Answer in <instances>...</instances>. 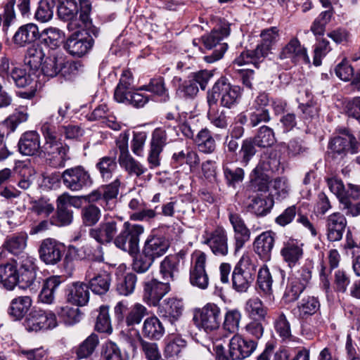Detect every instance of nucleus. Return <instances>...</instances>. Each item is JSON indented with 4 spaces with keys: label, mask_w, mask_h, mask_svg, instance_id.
Here are the masks:
<instances>
[{
    "label": "nucleus",
    "mask_w": 360,
    "mask_h": 360,
    "mask_svg": "<svg viewBox=\"0 0 360 360\" xmlns=\"http://www.w3.org/2000/svg\"><path fill=\"white\" fill-rule=\"evenodd\" d=\"M41 131L44 139L41 153L46 162L55 168L64 167L70 160V146L61 141L59 128L53 122V115L41 123Z\"/></svg>",
    "instance_id": "f257e3e1"
},
{
    "label": "nucleus",
    "mask_w": 360,
    "mask_h": 360,
    "mask_svg": "<svg viewBox=\"0 0 360 360\" xmlns=\"http://www.w3.org/2000/svg\"><path fill=\"white\" fill-rule=\"evenodd\" d=\"M119 231L118 223L115 220L101 222L98 226L89 230V236L99 245L96 249L86 245L82 247L85 257L91 260L102 262L103 260V248L101 245L108 244L115 240Z\"/></svg>",
    "instance_id": "f03ea898"
},
{
    "label": "nucleus",
    "mask_w": 360,
    "mask_h": 360,
    "mask_svg": "<svg viewBox=\"0 0 360 360\" xmlns=\"http://www.w3.org/2000/svg\"><path fill=\"white\" fill-rule=\"evenodd\" d=\"M241 96V89L238 86H233L226 82V79L218 80L212 90L207 93V103L217 105L220 99L221 105L231 108L236 105Z\"/></svg>",
    "instance_id": "7ed1b4c3"
},
{
    "label": "nucleus",
    "mask_w": 360,
    "mask_h": 360,
    "mask_svg": "<svg viewBox=\"0 0 360 360\" xmlns=\"http://www.w3.org/2000/svg\"><path fill=\"white\" fill-rule=\"evenodd\" d=\"M143 231V226L126 221L120 233L116 236L114 244L131 255H136L139 250L140 236Z\"/></svg>",
    "instance_id": "20e7f679"
},
{
    "label": "nucleus",
    "mask_w": 360,
    "mask_h": 360,
    "mask_svg": "<svg viewBox=\"0 0 360 360\" xmlns=\"http://www.w3.org/2000/svg\"><path fill=\"white\" fill-rule=\"evenodd\" d=\"M120 184V179L117 177L112 183L102 186L81 198L89 203L99 202L105 210H113L117 205Z\"/></svg>",
    "instance_id": "39448f33"
},
{
    "label": "nucleus",
    "mask_w": 360,
    "mask_h": 360,
    "mask_svg": "<svg viewBox=\"0 0 360 360\" xmlns=\"http://www.w3.org/2000/svg\"><path fill=\"white\" fill-rule=\"evenodd\" d=\"M360 143L348 131L342 136L333 138L328 143V155L338 162H342L348 154L357 153Z\"/></svg>",
    "instance_id": "423d86ee"
},
{
    "label": "nucleus",
    "mask_w": 360,
    "mask_h": 360,
    "mask_svg": "<svg viewBox=\"0 0 360 360\" xmlns=\"http://www.w3.org/2000/svg\"><path fill=\"white\" fill-rule=\"evenodd\" d=\"M229 34V27L224 26L219 30H214L210 34L202 37V41L205 48L210 50L214 49L210 55L204 57L205 61L212 63L222 58L228 49V44L221 41Z\"/></svg>",
    "instance_id": "0eeeda50"
},
{
    "label": "nucleus",
    "mask_w": 360,
    "mask_h": 360,
    "mask_svg": "<svg viewBox=\"0 0 360 360\" xmlns=\"http://www.w3.org/2000/svg\"><path fill=\"white\" fill-rule=\"evenodd\" d=\"M255 266L248 257H242L231 276L233 288L238 292L248 291L255 280Z\"/></svg>",
    "instance_id": "6e6552de"
},
{
    "label": "nucleus",
    "mask_w": 360,
    "mask_h": 360,
    "mask_svg": "<svg viewBox=\"0 0 360 360\" xmlns=\"http://www.w3.org/2000/svg\"><path fill=\"white\" fill-rule=\"evenodd\" d=\"M193 321L200 330L212 332L220 326L221 309L217 304L208 303L194 311Z\"/></svg>",
    "instance_id": "1a4fd4ad"
},
{
    "label": "nucleus",
    "mask_w": 360,
    "mask_h": 360,
    "mask_svg": "<svg viewBox=\"0 0 360 360\" xmlns=\"http://www.w3.org/2000/svg\"><path fill=\"white\" fill-rule=\"evenodd\" d=\"M61 178L64 186L71 191H80L93 184L89 171L82 166L66 169L63 172Z\"/></svg>",
    "instance_id": "9d476101"
},
{
    "label": "nucleus",
    "mask_w": 360,
    "mask_h": 360,
    "mask_svg": "<svg viewBox=\"0 0 360 360\" xmlns=\"http://www.w3.org/2000/svg\"><path fill=\"white\" fill-rule=\"evenodd\" d=\"M117 321L125 323L127 326L139 324L144 316L148 314L146 307L140 303L128 307L127 302H119L114 309Z\"/></svg>",
    "instance_id": "9b49d317"
},
{
    "label": "nucleus",
    "mask_w": 360,
    "mask_h": 360,
    "mask_svg": "<svg viewBox=\"0 0 360 360\" xmlns=\"http://www.w3.org/2000/svg\"><path fill=\"white\" fill-rule=\"evenodd\" d=\"M24 326L29 332H39L52 329L57 326L56 317L51 311L41 309L32 311L24 321Z\"/></svg>",
    "instance_id": "f8f14e48"
},
{
    "label": "nucleus",
    "mask_w": 360,
    "mask_h": 360,
    "mask_svg": "<svg viewBox=\"0 0 360 360\" xmlns=\"http://www.w3.org/2000/svg\"><path fill=\"white\" fill-rule=\"evenodd\" d=\"M207 255L198 251L193 253L190 269V283L192 285L205 290L209 285V277L205 271Z\"/></svg>",
    "instance_id": "ddd939ff"
},
{
    "label": "nucleus",
    "mask_w": 360,
    "mask_h": 360,
    "mask_svg": "<svg viewBox=\"0 0 360 360\" xmlns=\"http://www.w3.org/2000/svg\"><path fill=\"white\" fill-rule=\"evenodd\" d=\"M257 346L252 340H248L236 333L229 340V354L233 359L242 360L250 356Z\"/></svg>",
    "instance_id": "4468645a"
},
{
    "label": "nucleus",
    "mask_w": 360,
    "mask_h": 360,
    "mask_svg": "<svg viewBox=\"0 0 360 360\" xmlns=\"http://www.w3.org/2000/svg\"><path fill=\"white\" fill-rule=\"evenodd\" d=\"M205 243L217 256H226L229 252L228 236L225 229L221 226H217L213 231H206Z\"/></svg>",
    "instance_id": "2eb2a0df"
},
{
    "label": "nucleus",
    "mask_w": 360,
    "mask_h": 360,
    "mask_svg": "<svg viewBox=\"0 0 360 360\" xmlns=\"http://www.w3.org/2000/svg\"><path fill=\"white\" fill-rule=\"evenodd\" d=\"M93 37L91 34L75 32L67 39L65 48L71 55L81 57L92 48L94 43Z\"/></svg>",
    "instance_id": "dca6fc26"
},
{
    "label": "nucleus",
    "mask_w": 360,
    "mask_h": 360,
    "mask_svg": "<svg viewBox=\"0 0 360 360\" xmlns=\"http://www.w3.org/2000/svg\"><path fill=\"white\" fill-rule=\"evenodd\" d=\"M64 247L53 238L43 240L39 248V258L48 265L58 263L63 257Z\"/></svg>",
    "instance_id": "f3484780"
},
{
    "label": "nucleus",
    "mask_w": 360,
    "mask_h": 360,
    "mask_svg": "<svg viewBox=\"0 0 360 360\" xmlns=\"http://www.w3.org/2000/svg\"><path fill=\"white\" fill-rule=\"evenodd\" d=\"M171 290L169 283L153 279L143 285V300L150 306H158L160 300Z\"/></svg>",
    "instance_id": "a211bd4d"
},
{
    "label": "nucleus",
    "mask_w": 360,
    "mask_h": 360,
    "mask_svg": "<svg viewBox=\"0 0 360 360\" xmlns=\"http://www.w3.org/2000/svg\"><path fill=\"white\" fill-rule=\"evenodd\" d=\"M36 259L27 255L19 258L18 276L22 288L30 287L36 279Z\"/></svg>",
    "instance_id": "6ab92c4d"
},
{
    "label": "nucleus",
    "mask_w": 360,
    "mask_h": 360,
    "mask_svg": "<svg viewBox=\"0 0 360 360\" xmlns=\"http://www.w3.org/2000/svg\"><path fill=\"white\" fill-rule=\"evenodd\" d=\"M229 221L234 232L235 250L237 252L250 240V231L238 213L230 211L229 212Z\"/></svg>",
    "instance_id": "aec40b11"
},
{
    "label": "nucleus",
    "mask_w": 360,
    "mask_h": 360,
    "mask_svg": "<svg viewBox=\"0 0 360 360\" xmlns=\"http://www.w3.org/2000/svg\"><path fill=\"white\" fill-rule=\"evenodd\" d=\"M326 223L328 239L332 242L340 240L347 226L345 217L334 212L327 217Z\"/></svg>",
    "instance_id": "412c9836"
},
{
    "label": "nucleus",
    "mask_w": 360,
    "mask_h": 360,
    "mask_svg": "<svg viewBox=\"0 0 360 360\" xmlns=\"http://www.w3.org/2000/svg\"><path fill=\"white\" fill-rule=\"evenodd\" d=\"M280 58L290 59L293 63L302 62L309 63V58L306 49L296 38L292 39L282 49Z\"/></svg>",
    "instance_id": "4be33fe9"
},
{
    "label": "nucleus",
    "mask_w": 360,
    "mask_h": 360,
    "mask_svg": "<svg viewBox=\"0 0 360 360\" xmlns=\"http://www.w3.org/2000/svg\"><path fill=\"white\" fill-rule=\"evenodd\" d=\"M133 89V77L129 70H124L114 94L115 99L119 103H129Z\"/></svg>",
    "instance_id": "5701e85b"
},
{
    "label": "nucleus",
    "mask_w": 360,
    "mask_h": 360,
    "mask_svg": "<svg viewBox=\"0 0 360 360\" xmlns=\"http://www.w3.org/2000/svg\"><path fill=\"white\" fill-rule=\"evenodd\" d=\"M39 38L38 26L27 23L20 26L13 37V42L18 47H25Z\"/></svg>",
    "instance_id": "b1692460"
},
{
    "label": "nucleus",
    "mask_w": 360,
    "mask_h": 360,
    "mask_svg": "<svg viewBox=\"0 0 360 360\" xmlns=\"http://www.w3.org/2000/svg\"><path fill=\"white\" fill-rule=\"evenodd\" d=\"M158 311L162 316L168 318L173 323L182 314V302L174 297L166 298L159 304Z\"/></svg>",
    "instance_id": "393cba45"
},
{
    "label": "nucleus",
    "mask_w": 360,
    "mask_h": 360,
    "mask_svg": "<svg viewBox=\"0 0 360 360\" xmlns=\"http://www.w3.org/2000/svg\"><path fill=\"white\" fill-rule=\"evenodd\" d=\"M41 148L40 137L35 131L24 133L18 141L19 151L24 155H34L41 150Z\"/></svg>",
    "instance_id": "a878e982"
},
{
    "label": "nucleus",
    "mask_w": 360,
    "mask_h": 360,
    "mask_svg": "<svg viewBox=\"0 0 360 360\" xmlns=\"http://www.w3.org/2000/svg\"><path fill=\"white\" fill-rule=\"evenodd\" d=\"M66 296L69 302L84 306L89 299V286L82 282L72 283L67 288Z\"/></svg>",
    "instance_id": "bb28decb"
},
{
    "label": "nucleus",
    "mask_w": 360,
    "mask_h": 360,
    "mask_svg": "<svg viewBox=\"0 0 360 360\" xmlns=\"http://www.w3.org/2000/svg\"><path fill=\"white\" fill-rule=\"evenodd\" d=\"M169 247V241L165 237L153 236L146 240L143 250L155 260L165 255Z\"/></svg>",
    "instance_id": "cd10ccee"
},
{
    "label": "nucleus",
    "mask_w": 360,
    "mask_h": 360,
    "mask_svg": "<svg viewBox=\"0 0 360 360\" xmlns=\"http://www.w3.org/2000/svg\"><path fill=\"white\" fill-rule=\"evenodd\" d=\"M302 247V244L295 239H289L283 243L281 255L289 266H294L302 258L303 255Z\"/></svg>",
    "instance_id": "c85d7f7f"
},
{
    "label": "nucleus",
    "mask_w": 360,
    "mask_h": 360,
    "mask_svg": "<svg viewBox=\"0 0 360 360\" xmlns=\"http://www.w3.org/2000/svg\"><path fill=\"white\" fill-rule=\"evenodd\" d=\"M32 304L29 296H19L11 301L8 309L9 316L15 321L21 320L28 312Z\"/></svg>",
    "instance_id": "c756f323"
},
{
    "label": "nucleus",
    "mask_w": 360,
    "mask_h": 360,
    "mask_svg": "<svg viewBox=\"0 0 360 360\" xmlns=\"http://www.w3.org/2000/svg\"><path fill=\"white\" fill-rule=\"evenodd\" d=\"M141 332L144 338L158 340L165 334V327L157 316H150L143 321Z\"/></svg>",
    "instance_id": "7c9ffc66"
},
{
    "label": "nucleus",
    "mask_w": 360,
    "mask_h": 360,
    "mask_svg": "<svg viewBox=\"0 0 360 360\" xmlns=\"http://www.w3.org/2000/svg\"><path fill=\"white\" fill-rule=\"evenodd\" d=\"M274 233L271 231H265L258 236L255 242V252L262 258L267 259L274 245Z\"/></svg>",
    "instance_id": "2f4dec72"
},
{
    "label": "nucleus",
    "mask_w": 360,
    "mask_h": 360,
    "mask_svg": "<svg viewBox=\"0 0 360 360\" xmlns=\"http://www.w3.org/2000/svg\"><path fill=\"white\" fill-rule=\"evenodd\" d=\"M43 47L39 44H34L27 48L25 58V65L31 70H37L42 65L46 57Z\"/></svg>",
    "instance_id": "473e14b6"
},
{
    "label": "nucleus",
    "mask_w": 360,
    "mask_h": 360,
    "mask_svg": "<svg viewBox=\"0 0 360 360\" xmlns=\"http://www.w3.org/2000/svg\"><path fill=\"white\" fill-rule=\"evenodd\" d=\"M60 283L61 279L60 276H53L46 278L39 295V301L47 304L53 303L55 292Z\"/></svg>",
    "instance_id": "72a5a7b5"
},
{
    "label": "nucleus",
    "mask_w": 360,
    "mask_h": 360,
    "mask_svg": "<svg viewBox=\"0 0 360 360\" xmlns=\"http://www.w3.org/2000/svg\"><path fill=\"white\" fill-rule=\"evenodd\" d=\"M79 20L81 23L77 24V27H84L87 30V34H91L94 37H97L99 34V29L92 25L90 19V13L91 5L88 0H81L79 2Z\"/></svg>",
    "instance_id": "f704fd0d"
},
{
    "label": "nucleus",
    "mask_w": 360,
    "mask_h": 360,
    "mask_svg": "<svg viewBox=\"0 0 360 360\" xmlns=\"http://www.w3.org/2000/svg\"><path fill=\"white\" fill-rule=\"evenodd\" d=\"M0 283L7 290H13L19 283L18 270L15 264H0Z\"/></svg>",
    "instance_id": "c9c22d12"
},
{
    "label": "nucleus",
    "mask_w": 360,
    "mask_h": 360,
    "mask_svg": "<svg viewBox=\"0 0 360 360\" xmlns=\"http://www.w3.org/2000/svg\"><path fill=\"white\" fill-rule=\"evenodd\" d=\"M181 257L178 255H169L164 258L160 264V274L162 278L173 280L179 271Z\"/></svg>",
    "instance_id": "e433bc0d"
},
{
    "label": "nucleus",
    "mask_w": 360,
    "mask_h": 360,
    "mask_svg": "<svg viewBox=\"0 0 360 360\" xmlns=\"http://www.w3.org/2000/svg\"><path fill=\"white\" fill-rule=\"evenodd\" d=\"M349 206L343 205L347 214L353 217L360 214V186L349 184L347 190Z\"/></svg>",
    "instance_id": "4c0bfd02"
},
{
    "label": "nucleus",
    "mask_w": 360,
    "mask_h": 360,
    "mask_svg": "<svg viewBox=\"0 0 360 360\" xmlns=\"http://www.w3.org/2000/svg\"><path fill=\"white\" fill-rule=\"evenodd\" d=\"M120 270L117 272V291L120 295L127 296L131 294L137 281L136 276L133 273L120 274Z\"/></svg>",
    "instance_id": "58836bf2"
},
{
    "label": "nucleus",
    "mask_w": 360,
    "mask_h": 360,
    "mask_svg": "<svg viewBox=\"0 0 360 360\" xmlns=\"http://www.w3.org/2000/svg\"><path fill=\"white\" fill-rule=\"evenodd\" d=\"M92 274L90 271L86 273V277L89 278V288L92 292L98 295H103L109 290L110 278L106 273L99 274L91 278Z\"/></svg>",
    "instance_id": "ea45409f"
},
{
    "label": "nucleus",
    "mask_w": 360,
    "mask_h": 360,
    "mask_svg": "<svg viewBox=\"0 0 360 360\" xmlns=\"http://www.w3.org/2000/svg\"><path fill=\"white\" fill-rule=\"evenodd\" d=\"M27 235L20 233L7 238L4 244L6 250L13 255H18L23 253L27 247Z\"/></svg>",
    "instance_id": "a19ab883"
},
{
    "label": "nucleus",
    "mask_w": 360,
    "mask_h": 360,
    "mask_svg": "<svg viewBox=\"0 0 360 360\" xmlns=\"http://www.w3.org/2000/svg\"><path fill=\"white\" fill-rule=\"evenodd\" d=\"M39 38L44 44L53 49L58 47L63 41L64 33L58 28L50 27L39 33Z\"/></svg>",
    "instance_id": "79ce46f5"
},
{
    "label": "nucleus",
    "mask_w": 360,
    "mask_h": 360,
    "mask_svg": "<svg viewBox=\"0 0 360 360\" xmlns=\"http://www.w3.org/2000/svg\"><path fill=\"white\" fill-rule=\"evenodd\" d=\"M118 162L129 175H135L139 177L147 171V168L133 158L131 154L123 158H118Z\"/></svg>",
    "instance_id": "37998d69"
},
{
    "label": "nucleus",
    "mask_w": 360,
    "mask_h": 360,
    "mask_svg": "<svg viewBox=\"0 0 360 360\" xmlns=\"http://www.w3.org/2000/svg\"><path fill=\"white\" fill-rule=\"evenodd\" d=\"M194 141L200 152L212 153L215 150V141L207 129H202L196 135Z\"/></svg>",
    "instance_id": "c03bdc74"
},
{
    "label": "nucleus",
    "mask_w": 360,
    "mask_h": 360,
    "mask_svg": "<svg viewBox=\"0 0 360 360\" xmlns=\"http://www.w3.org/2000/svg\"><path fill=\"white\" fill-rule=\"evenodd\" d=\"M8 80L18 88H26L34 82L31 75L21 68H13L8 74Z\"/></svg>",
    "instance_id": "a18cd8bd"
},
{
    "label": "nucleus",
    "mask_w": 360,
    "mask_h": 360,
    "mask_svg": "<svg viewBox=\"0 0 360 360\" xmlns=\"http://www.w3.org/2000/svg\"><path fill=\"white\" fill-rule=\"evenodd\" d=\"M101 177L104 181H108L112 177L117 169V162L115 157L104 156L100 158L96 165Z\"/></svg>",
    "instance_id": "49530a36"
},
{
    "label": "nucleus",
    "mask_w": 360,
    "mask_h": 360,
    "mask_svg": "<svg viewBox=\"0 0 360 360\" xmlns=\"http://www.w3.org/2000/svg\"><path fill=\"white\" fill-rule=\"evenodd\" d=\"M245 311L249 317L255 320H264L267 313L258 297L250 298L245 303Z\"/></svg>",
    "instance_id": "de8ad7c7"
},
{
    "label": "nucleus",
    "mask_w": 360,
    "mask_h": 360,
    "mask_svg": "<svg viewBox=\"0 0 360 360\" xmlns=\"http://www.w3.org/2000/svg\"><path fill=\"white\" fill-rule=\"evenodd\" d=\"M63 64L62 57L58 58L55 55L48 56L45 57L39 69L44 75L53 77L60 72Z\"/></svg>",
    "instance_id": "09e8293b"
},
{
    "label": "nucleus",
    "mask_w": 360,
    "mask_h": 360,
    "mask_svg": "<svg viewBox=\"0 0 360 360\" xmlns=\"http://www.w3.org/2000/svg\"><path fill=\"white\" fill-rule=\"evenodd\" d=\"M304 289L303 284H301L298 278L289 277L283 295L285 302L287 303L295 302Z\"/></svg>",
    "instance_id": "8fccbe9b"
},
{
    "label": "nucleus",
    "mask_w": 360,
    "mask_h": 360,
    "mask_svg": "<svg viewBox=\"0 0 360 360\" xmlns=\"http://www.w3.org/2000/svg\"><path fill=\"white\" fill-rule=\"evenodd\" d=\"M319 302L315 297H304L297 305L299 316L302 319H307L314 314L319 309Z\"/></svg>",
    "instance_id": "3c124183"
},
{
    "label": "nucleus",
    "mask_w": 360,
    "mask_h": 360,
    "mask_svg": "<svg viewBox=\"0 0 360 360\" xmlns=\"http://www.w3.org/2000/svg\"><path fill=\"white\" fill-rule=\"evenodd\" d=\"M81 217L84 226H93L99 221L101 217V210L94 203H89L82 207Z\"/></svg>",
    "instance_id": "603ef678"
},
{
    "label": "nucleus",
    "mask_w": 360,
    "mask_h": 360,
    "mask_svg": "<svg viewBox=\"0 0 360 360\" xmlns=\"http://www.w3.org/2000/svg\"><path fill=\"white\" fill-rule=\"evenodd\" d=\"M273 207V201L266 198L257 195L253 197L248 205L249 210L257 216H264Z\"/></svg>",
    "instance_id": "864d4df0"
},
{
    "label": "nucleus",
    "mask_w": 360,
    "mask_h": 360,
    "mask_svg": "<svg viewBox=\"0 0 360 360\" xmlns=\"http://www.w3.org/2000/svg\"><path fill=\"white\" fill-rule=\"evenodd\" d=\"M224 176L229 186L235 187L243 181L244 170L240 167H235L231 163L223 165Z\"/></svg>",
    "instance_id": "5fc2aeb1"
},
{
    "label": "nucleus",
    "mask_w": 360,
    "mask_h": 360,
    "mask_svg": "<svg viewBox=\"0 0 360 360\" xmlns=\"http://www.w3.org/2000/svg\"><path fill=\"white\" fill-rule=\"evenodd\" d=\"M137 91H150L160 96L163 101H166L169 98L164 79L161 77L151 79L148 84L139 87Z\"/></svg>",
    "instance_id": "6e6d98bb"
},
{
    "label": "nucleus",
    "mask_w": 360,
    "mask_h": 360,
    "mask_svg": "<svg viewBox=\"0 0 360 360\" xmlns=\"http://www.w3.org/2000/svg\"><path fill=\"white\" fill-rule=\"evenodd\" d=\"M79 6L75 0H60L58 15L64 20H73L79 11Z\"/></svg>",
    "instance_id": "4d7b16f0"
},
{
    "label": "nucleus",
    "mask_w": 360,
    "mask_h": 360,
    "mask_svg": "<svg viewBox=\"0 0 360 360\" xmlns=\"http://www.w3.org/2000/svg\"><path fill=\"white\" fill-rule=\"evenodd\" d=\"M273 279L266 266L261 267L258 271L257 284L259 289L271 298L272 295Z\"/></svg>",
    "instance_id": "13d9d810"
},
{
    "label": "nucleus",
    "mask_w": 360,
    "mask_h": 360,
    "mask_svg": "<svg viewBox=\"0 0 360 360\" xmlns=\"http://www.w3.org/2000/svg\"><path fill=\"white\" fill-rule=\"evenodd\" d=\"M99 342L98 337L94 334H91L87 337L77 348L76 354L79 359H84L93 354Z\"/></svg>",
    "instance_id": "bf43d9fd"
},
{
    "label": "nucleus",
    "mask_w": 360,
    "mask_h": 360,
    "mask_svg": "<svg viewBox=\"0 0 360 360\" xmlns=\"http://www.w3.org/2000/svg\"><path fill=\"white\" fill-rule=\"evenodd\" d=\"M55 6L54 0H41L35 12L36 20L41 22L49 21L53 18Z\"/></svg>",
    "instance_id": "052dcab7"
},
{
    "label": "nucleus",
    "mask_w": 360,
    "mask_h": 360,
    "mask_svg": "<svg viewBox=\"0 0 360 360\" xmlns=\"http://www.w3.org/2000/svg\"><path fill=\"white\" fill-rule=\"evenodd\" d=\"M241 317L242 315L239 310L236 309L228 310L224 315L223 328L230 333H237Z\"/></svg>",
    "instance_id": "680f3d73"
},
{
    "label": "nucleus",
    "mask_w": 360,
    "mask_h": 360,
    "mask_svg": "<svg viewBox=\"0 0 360 360\" xmlns=\"http://www.w3.org/2000/svg\"><path fill=\"white\" fill-rule=\"evenodd\" d=\"M95 328L101 333H111L112 331L111 321L109 315V308L106 306H101L98 314L96 317Z\"/></svg>",
    "instance_id": "e2e57ef3"
},
{
    "label": "nucleus",
    "mask_w": 360,
    "mask_h": 360,
    "mask_svg": "<svg viewBox=\"0 0 360 360\" xmlns=\"http://www.w3.org/2000/svg\"><path fill=\"white\" fill-rule=\"evenodd\" d=\"M185 346L186 342L184 339L179 336L171 335L167 340L165 355L167 358L177 356Z\"/></svg>",
    "instance_id": "0e129e2a"
},
{
    "label": "nucleus",
    "mask_w": 360,
    "mask_h": 360,
    "mask_svg": "<svg viewBox=\"0 0 360 360\" xmlns=\"http://www.w3.org/2000/svg\"><path fill=\"white\" fill-rule=\"evenodd\" d=\"M253 141L255 144L259 147L271 146L276 142L273 130L266 126L259 128Z\"/></svg>",
    "instance_id": "69168bd1"
},
{
    "label": "nucleus",
    "mask_w": 360,
    "mask_h": 360,
    "mask_svg": "<svg viewBox=\"0 0 360 360\" xmlns=\"http://www.w3.org/2000/svg\"><path fill=\"white\" fill-rule=\"evenodd\" d=\"M209 105L207 117L210 122L216 127L224 129L227 127L226 116L223 110L217 109V105Z\"/></svg>",
    "instance_id": "338daca9"
},
{
    "label": "nucleus",
    "mask_w": 360,
    "mask_h": 360,
    "mask_svg": "<svg viewBox=\"0 0 360 360\" xmlns=\"http://www.w3.org/2000/svg\"><path fill=\"white\" fill-rule=\"evenodd\" d=\"M105 360H127V356L122 354L119 347L114 342L105 343L103 352Z\"/></svg>",
    "instance_id": "774afa93"
}]
</instances>
